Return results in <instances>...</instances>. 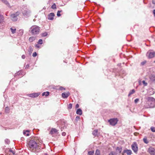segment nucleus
<instances>
[{
  "mask_svg": "<svg viewBox=\"0 0 155 155\" xmlns=\"http://www.w3.org/2000/svg\"><path fill=\"white\" fill-rule=\"evenodd\" d=\"M29 150L32 152L37 153L40 151V146L39 143L34 140H31L28 144Z\"/></svg>",
  "mask_w": 155,
  "mask_h": 155,
  "instance_id": "nucleus-1",
  "label": "nucleus"
},
{
  "mask_svg": "<svg viewBox=\"0 0 155 155\" xmlns=\"http://www.w3.org/2000/svg\"><path fill=\"white\" fill-rule=\"evenodd\" d=\"M147 101L144 106L145 108H153L155 106V99L152 97H149L147 98Z\"/></svg>",
  "mask_w": 155,
  "mask_h": 155,
  "instance_id": "nucleus-2",
  "label": "nucleus"
},
{
  "mask_svg": "<svg viewBox=\"0 0 155 155\" xmlns=\"http://www.w3.org/2000/svg\"><path fill=\"white\" fill-rule=\"evenodd\" d=\"M40 28L37 25H33L30 28V32L33 35L38 34L40 31Z\"/></svg>",
  "mask_w": 155,
  "mask_h": 155,
  "instance_id": "nucleus-3",
  "label": "nucleus"
},
{
  "mask_svg": "<svg viewBox=\"0 0 155 155\" xmlns=\"http://www.w3.org/2000/svg\"><path fill=\"white\" fill-rule=\"evenodd\" d=\"M155 55V52L151 50L149 51L147 53L146 56L148 58L150 59L153 58Z\"/></svg>",
  "mask_w": 155,
  "mask_h": 155,
  "instance_id": "nucleus-4",
  "label": "nucleus"
},
{
  "mask_svg": "<svg viewBox=\"0 0 155 155\" xmlns=\"http://www.w3.org/2000/svg\"><path fill=\"white\" fill-rule=\"evenodd\" d=\"M131 146L132 150L135 153H137L138 151V147L137 143L136 142H134Z\"/></svg>",
  "mask_w": 155,
  "mask_h": 155,
  "instance_id": "nucleus-5",
  "label": "nucleus"
},
{
  "mask_svg": "<svg viewBox=\"0 0 155 155\" xmlns=\"http://www.w3.org/2000/svg\"><path fill=\"white\" fill-rule=\"evenodd\" d=\"M19 14V12H17L16 13L12 14L11 15V19L13 21H16L18 19L17 16Z\"/></svg>",
  "mask_w": 155,
  "mask_h": 155,
  "instance_id": "nucleus-6",
  "label": "nucleus"
},
{
  "mask_svg": "<svg viewBox=\"0 0 155 155\" xmlns=\"http://www.w3.org/2000/svg\"><path fill=\"white\" fill-rule=\"evenodd\" d=\"M118 121V120L117 118H113L108 120V122L112 126L115 125L117 124Z\"/></svg>",
  "mask_w": 155,
  "mask_h": 155,
  "instance_id": "nucleus-7",
  "label": "nucleus"
},
{
  "mask_svg": "<svg viewBox=\"0 0 155 155\" xmlns=\"http://www.w3.org/2000/svg\"><path fill=\"white\" fill-rule=\"evenodd\" d=\"M57 124L58 125L61 126V128H64V127H66L67 125L66 122L64 120H61L58 121Z\"/></svg>",
  "mask_w": 155,
  "mask_h": 155,
  "instance_id": "nucleus-8",
  "label": "nucleus"
},
{
  "mask_svg": "<svg viewBox=\"0 0 155 155\" xmlns=\"http://www.w3.org/2000/svg\"><path fill=\"white\" fill-rule=\"evenodd\" d=\"M31 12V11L28 9L27 10L22 11L23 15L26 17H29L30 15Z\"/></svg>",
  "mask_w": 155,
  "mask_h": 155,
  "instance_id": "nucleus-9",
  "label": "nucleus"
},
{
  "mask_svg": "<svg viewBox=\"0 0 155 155\" xmlns=\"http://www.w3.org/2000/svg\"><path fill=\"white\" fill-rule=\"evenodd\" d=\"M148 152L151 155H155V149L152 147H150L148 149Z\"/></svg>",
  "mask_w": 155,
  "mask_h": 155,
  "instance_id": "nucleus-10",
  "label": "nucleus"
},
{
  "mask_svg": "<svg viewBox=\"0 0 155 155\" xmlns=\"http://www.w3.org/2000/svg\"><path fill=\"white\" fill-rule=\"evenodd\" d=\"M70 94L69 92H67V93L64 92L63 93L61 94L62 97L64 98H67L69 95Z\"/></svg>",
  "mask_w": 155,
  "mask_h": 155,
  "instance_id": "nucleus-11",
  "label": "nucleus"
},
{
  "mask_svg": "<svg viewBox=\"0 0 155 155\" xmlns=\"http://www.w3.org/2000/svg\"><path fill=\"white\" fill-rule=\"evenodd\" d=\"M58 130L55 128H52L50 132V134L51 135L54 134H57L58 133Z\"/></svg>",
  "mask_w": 155,
  "mask_h": 155,
  "instance_id": "nucleus-12",
  "label": "nucleus"
},
{
  "mask_svg": "<svg viewBox=\"0 0 155 155\" xmlns=\"http://www.w3.org/2000/svg\"><path fill=\"white\" fill-rule=\"evenodd\" d=\"M39 95V93H33L32 94H29L28 96L30 97H35L38 96Z\"/></svg>",
  "mask_w": 155,
  "mask_h": 155,
  "instance_id": "nucleus-13",
  "label": "nucleus"
},
{
  "mask_svg": "<svg viewBox=\"0 0 155 155\" xmlns=\"http://www.w3.org/2000/svg\"><path fill=\"white\" fill-rule=\"evenodd\" d=\"M54 16V14L53 13H51L48 15V19L49 20H53Z\"/></svg>",
  "mask_w": 155,
  "mask_h": 155,
  "instance_id": "nucleus-14",
  "label": "nucleus"
},
{
  "mask_svg": "<svg viewBox=\"0 0 155 155\" xmlns=\"http://www.w3.org/2000/svg\"><path fill=\"white\" fill-rule=\"evenodd\" d=\"M126 153L127 155H131L132 153V151L130 150H124L123 153Z\"/></svg>",
  "mask_w": 155,
  "mask_h": 155,
  "instance_id": "nucleus-15",
  "label": "nucleus"
},
{
  "mask_svg": "<svg viewBox=\"0 0 155 155\" xmlns=\"http://www.w3.org/2000/svg\"><path fill=\"white\" fill-rule=\"evenodd\" d=\"M154 93V91L152 88H150L148 91V94L149 95H152Z\"/></svg>",
  "mask_w": 155,
  "mask_h": 155,
  "instance_id": "nucleus-16",
  "label": "nucleus"
},
{
  "mask_svg": "<svg viewBox=\"0 0 155 155\" xmlns=\"http://www.w3.org/2000/svg\"><path fill=\"white\" fill-rule=\"evenodd\" d=\"M150 79L152 81H155V75L151 74L150 76Z\"/></svg>",
  "mask_w": 155,
  "mask_h": 155,
  "instance_id": "nucleus-17",
  "label": "nucleus"
},
{
  "mask_svg": "<svg viewBox=\"0 0 155 155\" xmlns=\"http://www.w3.org/2000/svg\"><path fill=\"white\" fill-rule=\"evenodd\" d=\"M30 132L29 130H27L25 131L24 130L23 133L24 135H25L28 136L29 135V133Z\"/></svg>",
  "mask_w": 155,
  "mask_h": 155,
  "instance_id": "nucleus-18",
  "label": "nucleus"
},
{
  "mask_svg": "<svg viewBox=\"0 0 155 155\" xmlns=\"http://www.w3.org/2000/svg\"><path fill=\"white\" fill-rule=\"evenodd\" d=\"M77 114L79 115H81L82 114V111L81 109H78L76 111Z\"/></svg>",
  "mask_w": 155,
  "mask_h": 155,
  "instance_id": "nucleus-19",
  "label": "nucleus"
},
{
  "mask_svg": "<svg viewBox=\"0 0 155 155\" xmlns=\"http://www.w3.org/2000/svg\"><path fill=\"white\" fill-rule=\"evenodd\" d=\"M135 92V91L134 89H132V90L130 91L128 95V96L129 97L131 95L134 93Z\"/></svg>",
  "mask_w": 155,
  "mask_h": 155,
  "instance_id": "nucleus-20",
  "label": "nucleus"
},
{
  "mask_svg": "<svg viewBox=\"0 0 155 155\" xmlns=\"http://www.w3.org/2000/svg\"><path fill=\"white\" fill-rule=\"evenodd\" d=\"M12 34H14L16 32V29L15 28H10Z\"/></svg>",
  "mask_w": 155,
  "mask_h": 155,
  "instance_id": "nucleus-21",
  "label": "nucleus"
},
{
  "mask_svg": "<svg viewBox=\"0 0 155 155\" xmlns=\"http://www.w3.org/2000/svg\"><path fill=\"white\" fill-rule=\"evenodd\" d=\"M117 153L114 151H111L108 154V155H117Z\"/></svg>",
  "mask_w": 155,
  "mask_h": 155,
  "instance_id": "nucleus-22",
  "label": "nucleus"
},
{
  "mask_svg": "<svg viewBox=\"0 0 155 155\" xmlns=\"http://www.w3.org/2000/svg\"><path fill=\"white\" fill-rule=\"evenodd\" d=\"M35 39V37H30L29 39V41L31 42H33L34 41Z\"/></svg>",
  "mask_w": 155,
  "mask_h": 155,
  "instance_id": "nucleus-23",
  "label": "nucleus"
},
{
  "mask_svg": "<svg viewBox=\"0 0 155 155\" xmlns=\"http://www.w3.org/2000/svg\"><path fill=\"white\" fill-rule=\"evenodd\" d=\"M122 148L121 147H117L116 148V150L118 151L119 153H120L122 150Z\"/></svg>",
  "mask_w": 155,
  "mask_h": 155,
  "instance_id": "nucleus-24",
  "label": "nucleus"
},
{
  "mask_svg": "<svg viewBox=\"0 0 155 155\" xmlns=\"http://www.w3.org/2000/svg\"><path fill=\"white\" fill-rule=\"evenodd\" d=\"M49 94V92L48 91H47L46 92H44L42 93V95L44 96L45 95V96H48Z\"/></svg>",
  "mask_w": 155,
  "mask_h": 155,
  "instance_id": "nucleus-25",
  "label": "nucleus"
},
{
  "mask_svg": "<svg viewBox=\"0 0 155 155\" xmlns=\"http://www.w3.org/2000/svg\"><path fill=\"white\" fill-rule=\"evenodd\" d=\"M10 109L9 107H6L5 109V112L7 113H8L9 112Z\"/></svg>",
  "mask_w": 155,
  "mask_h": 155,
  "instance_id": "nucleus-26",
  "label": "nucleus"
},
{
  "mask_svg": "<svg viewBox=\"0 0 155 155\" xmlns=\"http://www.w3.org/2000/svg\"><path fill=\"white\" fill-rule=\"evenodd\" d=\"M33 51V49L31 47H29L28 49V52L29 54H31Z\"/></svg>",
  "mask_w": 155,
  "mask_h": 155,
  "instance_id": "nucleus-27",
  "label": "nucleus"
},
{
  "mask_svg": "<svg viewBox=\"0 0 155 155\" xmlns=\"http://www.w3.org/2000/svg\"><path fill=\"white\" fill-rule=\"evenodd\" d=\"M95 155H101V153L100 151L98 150L97 149L96 150V152L95 153Z\"/></svg>",
  "mask_w": 155,
  "mask_h": 155,
  "instance_id": "nucleus-28",
  "label": "nucleus"
},
{
  "mask_svg": "<svg viewBox=\"0 0 155 155\" xmlns=\"http://www.w3.org/2000/svg\"><path fill=\"white\" fill-rule=\"evenodd\" d=\"M97 130H94L92 134L94 136H96L97 135Z\"/></svg>",
  "mask_w": 155,
  "mask_h": 155,
  "instance_id": "nucleus-29",
  "label": "nucleus"
},
{
  "mask_svg": "<svg viewBox=\"0 0 155 155\" xmlns=\"http://www.w3.org/2000/svg\"><path fill=\"white\" fill-rule=\"evenodd\" d=\"M4 20V17L3 15H0V23Z\"/></svg>",
  "mask_w": 155,
  "mask_h": 155,
  "instance_id": "nucleus-30",
  "label": "nucleus"
},
{
  "mask_svg": "<svg viewBox=\"0 0 155 155\" xmlns=\"http://www.w3.org/2000/svg\"><path fill=\"white\" fill-rule=\"evenodd\" d=\"M143 141L146 144L148 143L149 142L148 140H147L146 138H144L143 139Z\"/></svg>",
  "mask_w": 155,
  "mask_h": 155,
  "instance_id": "nucleus-31",
  "label": "nucleus"
},
{
  "mask_svg": "<svg viewBox=\"0 0 155 155\" xmlns=\"http://www.w3.org/2000/svg\"><path fill=\"white\" fill-rule=\"evenodd\" d=\"M94 153V151H89L88 152V154L89 155H93Z\"/></svg>",
  "mask_w": 155,
  "mask_h": 155,
  "instance_id": "nucleus-32",
  "label": "nucleus"
},
{
  "mask_svg": "<svg viewBox=\"0 0 155 155\" xmlns=\"http://www.w3.org/2000/svg\"><path fill=\"white\" fill-rule=\"evenodd\" d=\"M2 2L7 5H9V3L6 0H2Z\"/></svg>",
  "mask_w": 155,
  "mask_h": 155,
  "instance_id": "nucleus-33",
  "label": "nucleus"
},
{
  "mask_svg": "<svg viewBox=\"0 0 155 155\" xmlns=\"http://www.w3.org/2000/svg\"><path fill=\"white\" fill-rule=\"evenodd\" d=\"M72 105L71 104H70L68 106V109H71L72 108Z\"/></svg>",
  "mask_w": 155,
  "mask_h": 155,
  "instance_id": "nucleus-34",
  "label": "nucleus"
},
{
  "mask_svg": "<svg viewBox=\"0 0 155 155\" xmlns=\"http://www.w3.org/2000/svg\"><path fill=\"white\" fill-rule=\"evenodd\" d=\"M62 12L61 10L60 11L59 10L58 11L57 13V16L58 17L60 16H61V14L60 13Z\"/></svg>",
  "mask_w": 155,
  "mask_h": 155,
  "instance_id": "nucleus-35",
  "label": "nucleus"
},
{
  "mask_svg": "<svg viewBox=\"0 0 155 155\" xmlns=\"http://www.w3.org/2000/svg\"><path fill=\"white\" fill-rule=\"evenodd\" d=\"M146 62L147 61H144L141 63L140 65L141 66H143L146 63Z\"/></svg>",
  "mask_w": 155,
  "mask_h": 155,
  "instance_id": "nucleus-36",
  "label": "nucleus"
},
{
  "mask_svg": "<svg viewBox=\"0 0 155 155\" xmlns=\"http://www.w3.org/2000/svg\"><path fill=\"white\" fill-rule=\"evenodd\" d=\"M47 35V33L46 32H45L42 33L41 35L42 36L45 37Z\"/></svg>",
  "mask_w": 155,
  "mask_h": 155,
  "instance_id": "nucleus-37",
  "label": "nucleus"
},
{
  "mask_svg": "<svg viewBox=\"0 0 155 155\" xmlns=\"http://www.w3.org/2000/svg\"><path fill=\"white\" fill-rule=\"evenodd\" d=\"M43 41L41 39H40L38 41V44L41 45L42 44Z\"/></svg>",
  "mask_w": 155,
  "mask_h": 155,
  "instance_id": "nucleus-38",
  "label": "nucleus"
},
{
  "mask_svg": "<svg viewBox=\"0 0 155 155\" xmlns=\"http://www.w3.org/2000/svg\"><path fill=\"white\" fill-rule=\"evenodd\" d=\"M51 8L53 9H55L56 8V5L54 3L51 6Z\"/></svg>",
  "mask_w": 155,
  "mask_h": 155,
  "instance_id": "nucleus-39",
  "label": "nucleus"
},
{
  "mask_svg": "<svg viewBox=\"0 0 155 155\" xmlns=\"http://www.w3.org/2000/svg\"><path fill=\"white\" fill-rule=\"evenodd\" d=\"M150 129L152 132H155V127H151L150 128Z\"/></svg>",
  "mask_w": 155,
  "mask_h": 155,
  "instance_id": "nucleus-40",
  "label": "nucleus"
},
{
  "mask_svg": "<svg viewBox=\"0 0 155 155\" xmlns=\"http://www.w3.org/2000/svg\"><path fill=\"white\" fill-rule=\"evenodd\" d=\"M5 142L8 144L10 143V140L8 139H5Z\"/></svg>",
  "mask_w": 155,
  "mask_h": 155,
  "instance_id": "nucleus-41",
  "label": "nucleus"
},
{
  "mask_svg": "<svg viewBox=\"0 0 155 155\" xmlns=\"http://www.w3.org/2000/svg\"><path fill=\"white\" fill-rule=\"evenodd\" d=\"M21 72V71H18L17 73L15 74V76H16L17 75H19L20 74Z\"/></svg>",
  "mask_w": 155,
  "mask_h": 155,
  "instance_id": "nucleus-42",
  "label": "nucleus"
},
{
  "mask_svg": "<svg viewBox=\"0 0 155 155\" xmlns=\"http://www.w3.org/2000/svg\"><path fill=\"white\" fill-rule=\"evenodd\" d=\"M142 82L144 86H146L147 85V83L146 82L144 81H143Z\"/></svg>",
  "mask_w": 155,
  "mask_h": 155,
  "instance_id": "nucleus-43",
  "label": "nucleus"
},
{
  "mask_svg": "<svg viewBox=\"0 0 155 155\" xmlns=\"http://www.w3.org/2000/svg\"><path fill=\"white\" fill-rule=\"evenodd\" d=\"M37 55V54L36 52H34L33 53L32 56L33 57H35Z\"/></svg>",
  "mask_w": 155,
  "mask_h": 155,
  "instance_id": "nucleus-44",
  "label": "nucleus"
},
{
  "mask_svg": "<svg viewBox=\"0 0 155 155\" xmlns=\"http://www.w3.org/2000/svg\"><path fill=\"white\" fill-rule=\"evenodd\" d=\"M139 99L138 98L134 100V103L135 104L137 103L139 101Z\"/></svg>",
  "mask_w": 155,
  "mask_h": 155,
  "instance_id": "nucleus-45",
  "label": "nucleus"
},
{
  "mask_svg": "<svg viewBox=\"0 0 155 155\" xmlns=\"http://www.w3.org/2000/svg\"><path fill=\"white\" fill-rule=\"evenodd\" d=\"M8 153H12L13 154H15V152L12 150L10 149L9 150V152Z\"/></svg>",
  "mask_w": 155,
  "mask_h": 155,
  "instance_id": "nucleus-46",
  "label": "nucleus"
},
{
  "mask_svg": "<svg viewBox=\"0 0 155 155\" xmlns=\"http://www.w3.org/2000/svg\"><path fill=\"white\" fill-rule=\"evenodd\" d=\"M59 89L60 90H65V89L62 87H60L59 88Z\"/></svg>",
  "mask_w": 155,
  "mask_h": 155,
  "instance_id": "nucleus-47",
  "label": "nucleus"
},
{
  "mask_svg": "<svg viewBox=\"0 0 155 155\" xmlns=\"http://www.w3.org/2000/svg\"><path fill=\"white\" fill-rule=\"evenodd\" d=\"M79 107V105L78 104H77L76 105V106H75V108H78Z\"/></svg>",
  "mask_w": 155,
  "mask_h": 155,
  "instance_id": "nucleus-48",
  "label": "nucleus"
},
{
  "mask_svg": "<svg viewBox=\"0 0 155 155\" xmlns=\"http://www.w3.org/2000/svg\"><path fill=\"white\" fill-rule=\"evenodd\" d=\"M66 133L64 132H63L62 133V135L63 136H65L66 135Z\"/></svg>",
  "mask_w": 155,
  "mask_h": 155,
  "instance_id": "nucleus-49",
  "label": "nucleus"
},
{
  "mask_svg": "<svg viewBox=\"0 0 155 155\" xmlns=\"http://www.w3.org/2000/svg\"><path fill=\"white\" fill-rule=\"evenodd\" d=\"M80 119V117H76L75 120L78 121Z\"/></svg>",
  "mask_w": 155,
  "mask_h": 155,
  "instance_id": "nucleus-50",
  "label": "nucleus"
},
{
  "mask_svg": "<svg viewBox=\"0 0 155 155\" xmlns=\"http://www.w3.org/2000/svg\"><path fill=\"white\" fill-rule=\"evenodd\" d=\"M29 64H27L26 66V67H25V68H29Z\"/></svg>",
  "mask_w": 155,
  "mask_h": 155,
  "instance_id": "nucleus-51",
  "label": "nucleus"
},
{
  "mask_svg": "<svg viewBox=\"0 0 155 155\" xmlns=\"http://www.w3.org/2000/svg\"><path fill=\"white\" fill-rule=\"evenodd\" d=\"M35 47L37 48H40V46H39L38 45H36L35 46Z\"/></svg>",
  "mask_w": 155,
  "mask_h": 155,
  "instance_id": "nucleus-52",
  "label": "nucleus"
},
{
  "mask_svg": "<svg viewBox=\"0 0 155 155\" xmlns=\"http://www.w3.org/2000/svg\"><path fill=\"white\" fill-rule=\"evenodd\" d=\"M21 58H22L24 59L25 58V55H23L22 56H21Z\"/></svg>",
  "mask_w": 155,
  "mask_h": 155,
  "instance_id": "nucleus-53",
  "label": "nucleus"
},
{
  "mask_svg": "<svg viewBox=\"0 0 155 155\" xmlns=\"http://www.w3.org/2000/svg\"><path fill=\"white\" fill-rule=\"evenodd\" d=\"M153 13L154 15V16L155 17V9L153 11Z\"/></svg>",
  "mask_w": 155,
  "mask_h": 155,
  "instance_id": "nucleus-54",
  "label": "nucleus"
},
{
  "mask_svg": "<svg viewBox=\"0 0 155 155\" xmlns=\"http://www.w3.org/2000/svg\"><path fill=\"white\" fill-rule=\"evenodd\" d=\"M9 155H10V154H9Z\"/></svg>",
  "mask_w": 155,
  "mask_h": 155,
  "instance_id": "nucleus-55",
  "label": "nucleus"
},
{
  "mask_svg": "<svg viewBox=\"0 0 155 155\" xmlns=\"http://www.w3.org/2000/svg\"><path fill=\"white\" fill-rule=\"evenodd\" d=\"M45 155H47V154H46Z\"/></svg>",
  "mask_w": 155,
  "mask_h": 155,
  "instance_id": "nucleus-56",
  "label": "nucleus"
}]
</instances>
